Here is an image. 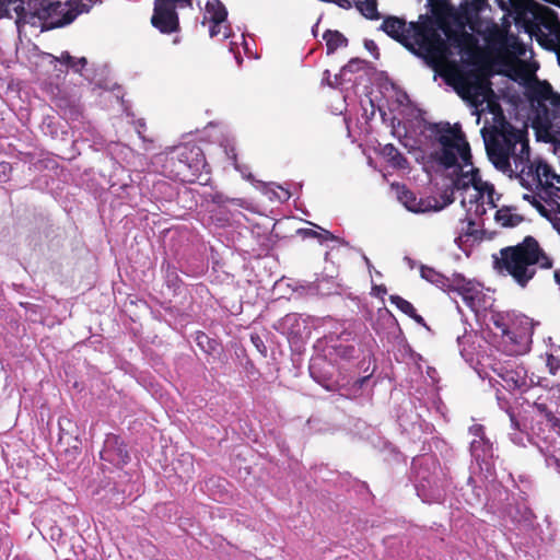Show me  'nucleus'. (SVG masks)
<instances>
[{"instance_id":"1","label":"nucleus","mask_w":560,"mask_h":560,"mask_svg":"<svg viewBox=\"0 0 560 560\" xmlns=\"http://www.w3.org/2000/svg\"><path fill=\"white\" fill-rule=\"evenodd\" d=\"M541 7L534 0H465L459 9L450 8L441 21L443 36L431 24L409 23L397 16L386 18L381 30L423 58L448 85L475 107L487 102L492 93L489 82L467 74L459 62L475 56L483 37L488 47L501 56L511 70L527 84L529 97L537 106L538 117L551 116L560 105V95L551 85L535 77L536 62L526 60V45L510 34L506 22L513 16L516 24L530 31L541 21Z\"/></svg>"},{"instance_id":"2","label":"nucleus","mask_w":560,"mask_h":560,"mask_svg":"<svg viewBox=\"0 0 560 560\" xmlns=\"http://www.w3.org/2000/svg\"><path fill=\"white\" fill-rule=\"evenodd\" d=\"M489 160L509 176L515 175L530 194L523 198L547 217L560 234V176L548 164L529 161V145L522 130L510 125L481 129Z\"/></svg>"},{"instance_id":"3","label":"nucleus","mask_w":560,"mask_h":560,"mask_svg":"<svg viewBox=\"0 0 560 560\" xmlns=\"http://www.w3.org/2000/svg\"><path fill=\"white\" fill-rule=\"evenodd\" d=\"M429 137L434 141L432 159L454 176L453 186L459 194L462 207L466 211L460 220V233L455 243L463 248L465 243L477 233V219L493 209L494 189L491 184L481 179L479 170L472 165L471 152L460 128L448 122L429 125Z\"/></svg>"},{"instance_id":"4","label":"nucleus","mask_w":560,"mask_h":560,"mask_svg":"<svg viewBox=\"0 0 560 560\" xmlns=\"http://www.w3.org/2000/svg\"><path fill=\"white\" fill-rule=\"evenodd\" d=\"M493 258L495 269L511 276L521 288H525L534 278L536 265L544 269L552 267V259L532 236L525 237L515 246L502 248L499 256L494 255Z\"/></svg>"},{"instance_id":"5","label":"nucleus","mask_w":560,"mask_h":560,"mask_svg":"<svg viewBox=\"0 0 560 560\" xmlns=\"http://www.w3.org/2000/svg\"><path fill=\"white\" fill-rule=\"evenodd\" d=\"M28 15L20 18L40 32L70 24L79 14L89 12L100 0H77L74 2H52L50 0H25Z\"/></svg>"},{"instance_id":"6","label":"nucleus","mask_w":560,"mask_h":560,"mask_svg":"<svg viewBox=\"0 0 560 560\" xmlns=\"http://www.w3.org/2000/svg\"><path fill=\"white\" fill-rule=\"evenodd\" d=\"M420 276L444 292H457L476 314L487 311L492 305L491 298L483 293L479 283L467 280L459 273H454L451 278H447L431 267L421 266Z\"/></svg>"},{"instance_id":"7","label":"nucleus","mask_w":560,"mask_h":560,"mask_svg":"<svg viewBox=\"0 0 560 560\" xmlns=\"http://www.w3.org/2000/svg\"><path fill=\"white\" fill-rule=\"evenodd\" d=\"M489 322L500 331V349L509 355L525 354L529 350L530 334L528 320H521L522 328L514 329L510 326V315L491 311Z\"/></svg>"},{"instance_id":"8","label":"nucleus","mask_w":560,"mask_h":560,"mask_svg":"<svg viewBox=\"0 0 560 560\" xmlns=\"http://www.w3.org/2000/svg\"><path fill=\"white\" fill-rule=\"evenodd\" d=\"M170 172L180 182L198 180L207 168L201 149L195 144H183L173 150Z\"/></svg>"},{"instance_id":"9","label":"nucleus","mask_w":560,"mask_h":560,"mask_svg":"<svg viewBox=\"0 0 560 560\" xmlns=\"http://www.w3.org/2000/svg\"><path fill=\"white\" fill-rule=\"evenodd\" d=\"M192 0H154L152 25L162 33H173L178 28L176 8H190Z\"/></svg>"},{"instance_id":"10","label":"nucleus","mask_w":560,"mask_h":560,"mask_svg":"<svg viewBox=\"0 0 560 560\" xmlns=\"http://www.w3.org/2000/svg\"><path fill=\"white\" fill-rule=\"evenodd\" d=\"M399 202L410 212L427 213L436 212L442 210L445 206L452 202L451 199L440 203L435 198H418L412 191L408 190L405 186L393 185Z\"/></svg>"},{"instance_id":"11","label":"nucleus","mask_w":560,"mask_h":560,"mask_svg":"<svg viewBox=\"0 0 560 560\" xmlns=\"http://www.w3.org/2000/svg\"><path fill=\"white\" fill-rule=\"evenodd\" d=\"M228 10L219 0H210L207 2L203 13L202 24H209L210 36L215 37L222 35L229 38L231 35L230 26L226 23Z\"/></svg>"},{"instance_id":"12","label":"nucleus","mask_w":560,"mask_h":560,"mask_svg":"<svg viewBox=\"0 0 560 560\" xmlns=\"http://www.w3.org/2000/svg\"><path fill=\"white\" fill-rule=\"evenodd\" d=\"M479 361L483 368H491V370L503 381L508 389L525 390L535 384L533 378H528L526 370L523 366L515 369H508L506 366L491 364L490 362Z\"/></svg>"},{"instance_id":"13","label":"nucleus","mask_w":560,"mask_h":560,"mask_svg":"<svg viewBox=\"0 0 560 560\" xmlns=\"http://www.w3.org/2000/svg\"><path fill=\"white\" fill-rule=\"evenodd\" d=\"M538 136L545 141L560 145V105L553 109L551 116L545 115L533 121Z\"/></svg>"},{"instance_id":"14","label":"nucleus","mask_w":560,"mask_h":560,"mask_svg":"<svg viewBox=\"0 0 560 560\" xmlns=\"http://www.w3.org/2000/svg\"><path fill=\"white\" fill-rule=\"evenodd\" d=\"M15 15V25L19 30L28 25L26 21H20V18L28 15V8L25 0H0V19L13 18Z\"/></svg>"},{"instance_id":"15","label":"nucleus","mask_w":560,"mask_h":560,"mask_svg":"<svg viewBox=\"0 0 560 560\" xmlns=\"http://www.w3.org/2000/svg\"><path fill=\"white\" fill-rule=\"evenodd\" d=\"M470 432L475 436L470 443L471 455L477 462L481 460L487 463V460L493 456V452L492 445L483 436L482 427L472 425Z\"/></svg>"},{"instance_id":"16","label":"nucleus","mask_w":560,"mask_h":560,"mask_svg":"<svg viewBox=\"0 0 560 560\" xmlns=\"http://www.w3.org/2000/svg\"><path fill=\"white\" fill-rule=\"evenodd\" d=\"M43 56L50 65L59 62L75 72H81V70L86 66V59L84 57L74 58L68 51H63L59 57H55L51 54H44Z\"/></svg>"},{"instance_id":"17","label":"nucleus","mask_w":560,"mask_h":560,"mask_svg":"<svg viewBox=\"0 0 560 560\" xmlns=\"http://www.w3.org/2000/svg\"><path fill=\"white\" fill-rule=\"evenodd\" d=\"M494 220L502 228H514L523 221V217L516 212L515 208L503 207L495 211Z\"/></svg>"},{"instance_id":"18","label":"nucleus","mask_w":560,"mask_h":560,"mask_svg":"<svg viewBox=\"0 0 560 560\" xmlns=\"http://www.w3.org/2000/svg\"><path fill=\"white\" fill-rule=\"evenodd\" d=\"M381 153L392 167L398 170H406L408 167L406 158L393 144L384 145Z\"/></svg>"},{"instance_id":"19","label":"nucleus","mask_w":560,"mask_h":560,"mask_svg":"<svg viewBox=\"0 0 560 560\" xmlns=\"http://www.w3.org/2000/svg\"><path fill=\"white\" fill-rule=\"evenodd\" d=\"M389 300L392 304H394L398 310H400L406 315L413 318L417 323H423V318L417 314L413 305L410 302L398 295H390Z\"/></svg>"},{"instance_id":"20","label":"nucleus","mask_w":560,"mask_h":560,"mask_svg":"<svg viewBox=\"0 0 560 560\" xmlns=\"http://www.w3.org/2000/svg\"><path fill=\"white\" fill-rule=\"evenodd\" d=\"M324 39L326 40V46L329 54L334 52L341 46H346L347 44L346 37L337 31H327L324 34Z\"/></svg>"},{"instance_id":"21","label":"nucleus","mask_w":560,"mask_h":560,"mask_svg":"<svg viewBox=\"0 0 560 560\" xmlns=\"http://www.w3.org/2000/svg\"><path fill=\"white\" fill-rule=\"evenodd\" d=\"M358 10L368 19H377V5L375 0H366L359 4Z\"/></svg>"},{"instance_id":"22","label":"nucleus","mask_w":560,"mask_h":560,"mask_svg":"<svg viewBox=\"0 0 560 560\" xmlns=\"http://www.w3.org/2000/svg\"><path fill=\"white\" fill-rule=\"evenodd\" d=\"M319 231H316V230H313V229H306V230H302L301 233L305 236V237H318L320 240V242H324V241H329V240H335V236L324 230V229H320L318 226H316Z\"/></svg>"},{"instance_id":"23","label":"nucleus","mask_w":560,"mask_h":560,"mask_svg":"<svg viewBox=\"0 0 560 560\" xmlns=\"http://www.w3.org/2000/svg\"><path fill=\"white\" fill-rule=\"evenodd\" d=\"M266 195L269 197L270 200L276 199L279 201H287L290 198V192L280 186H277L275 188L268 187L266 189Z\"/></svg>"},{"instance_id":"24","label":"nucleus","mask_w":560,"mask_h":560,"mask_svg":"<svg viewBox=\"0 0 560 560\" xmlns=\"http://www.w3.org/2000/svg\"><path fill=\"white\" fill-rule=\"evenodd\" d=\"M547 364H548V366H549V369H550V372H551L552 374H555L556 370H557V369H558V366H559V364H558V362L556 361V359H555L553 357H549V359H548V363H547Z\"/></svg>"},{"instance_id":"25","label":"nucleus","mask_w":560,"mask_h":560,"mask_svg":"<svg viewBox=\"0 0 560 560\" xmlns=\"http://www.w3.org/2000/svg\"><path fill=\"white\" fill-rule=\"evenodd\" d=\"M334 3L338 4L339 7H347L350 3V0H337Z\"/></svg>"},{"instance_id":"26","label":"nucleus","mask_w":560,"mask_h":560,"mask_svg":"<svg viewBox=\"0 0 560 560\" xmlns=\"http://www.w3.org/2000/svg\"><path fill=\"white\" fill-rule=\"evenodd\" d=\"M10 170V166L8 163H0V172L5 174V172Z\"/></svg>"},{"instance_id":"27","label":"nucleus","mask_w":560,"mask_h":560,"mask_svg":"<svg viewBox=\"0 0 560 560\" xmlns=\"http://www.w3.org/2000/svg\"><path fill=\"white\" fill-rule=\"evenodd\" d=\"M324 74H325L324 81H327V84L332 86V83L329 81V71L326 70Z\"/></svg>"},{"instance_id":"28","label":"nucleus","mask_w":560,"mask_h":560,"mask_svg":"<svg viewBox=\"0 0 560 560\" xmlns=\"http://www.w3.org/2000/svg\"><path fill=\"white\" fill-rule=\"evenodd\" d=\"M365 46H366V48H368V49H370V50L375 48V44H374L372 40L366 42V43H365Z\"/></svg>"},{"instance_id":"29","label":"nucleus","mask_w":560,"mask_h":560,"mask_svg":"<svg viewBox=\"0 0 560 560\" xmlns=\"http://www.w3.org/2000/svg\"><path fill=\"white\" fill-rule=\"evenodd\" d=\"M174 44H178L179 43V38L178 37H175L174 40H173Z\"/></svg>"},{"instance_id":"30","label":"nucleus","mask_w":560,"mask_h":560,"mask_svg":"<svg viewBox=\"0 0 560 560\" xmlns=\"http://www.w3.org/2000/svg\"><path fill=\"white\" fill-rule=\"evenodd\" d=\"M231 45H234V44L232 43ZM231 51L234 52V47L233 46H231Z\"/></svg>"}]
</instances>
